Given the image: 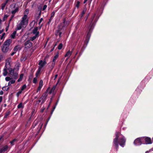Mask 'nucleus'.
I'll list each match as a JSON object with an SVG mask.
<instances>
[{"label":"nucleus","instance_id":"nucleus-1","mask_svg":"<svg viewBox=\"0 0 153 153\" xmlns=\"http://www.w3.org/2000/svg\"><path fill=\"white\" fill-rule=\"evenodd\" d=\"M29 10L28 9H26L24 12V15L22 18L20 22L17 24L16 26V30H19L22 28H25L27 26L28 22V18L27 15L29 13Z\"/></svg>","mask_w":153,"mask_h":153},{"label":"nucleus","instance_id":"nucleus-2","mask_svg":"<svg viewBox=\"0 0 153 153\" xmlns=\"http://www.w3.org/2000/svg\"><path fill=\"white\" fill-rule=\"evenodd\" d=\"M126 139L119 132L116 134V137L114 139L113 144L117 148L118 147V143L122 147H123L125 145Z\"/></svg>","mask_w":153,"mask_h":153},{"label":"nucleus","instance_id":"nucleus-3","mask_svg":"<svg viewBox=\"0 0 153 153\" xmlns=\"http://www.w3.org/2000/svg\"><path fill=\"white\" fill-rule=\"evenodd\" d=\"M95 15L96 14H94L92 16L91 24L90 25V26L88 27L89 31L87 33L86 37L87 39H88L87 42H88V41L89 39L91 33L94 27V23L97 21V19L96 18L95 19Z\"/></svg>","mask_w":153,"mask_h":153},{"label":"nucleus","instance_id":"nucleus-4","mask_svg":"<svg viewBox=\"0 0 153 153\" xmlns=\"http://www.w3.org/2000/svg\"><path fill=\"white\" fill-rule=\"evenodd\" d=\"M9 70L10 74L11 75H12L13 78H14L15 79H16L17 78L18 74L17 73H14V69L10 68L9 69Z\"/></svg>","mask_w":153,"mask_h":153},{"label":"nucleus","instance_id":"nucleus-5","mask_svg":"<svg viewBox=\"0 0 153 153\" xmlns=\"http://www.w3.org/2000/svg\"><path fill=\"white\" fill-rule=\"evenodd\" d=\"M47 96V94L46 92L44 93L43 95L40 98V100H39L38 101V102L39 103L41 102V100H42V103H43L45 101L46 97Z\"/></svg>","mask_w":153,"mask_h":153},{"label":"nucleus","instance_id":"nucleus-6","mask_svg":"<svg viewBox=\"0 0 153 153\" xmlns=\"http://www.w3.org/2000/svg\"><path fill=\"white\" fill-rule=\"evenodd\" d=\"M46 64V62L45 60H40L39 63V68L42 69Z\"/></svg>","mask_w":153,"mask_h":153},{"label":"nucleus","instance_id":"nucleus-7","mask_svg":"<svg viewBox=\"0 0 153 153\" xmlns=\"http://www.w3.org/2000/svg\"><path fill=\"white\" fill-rule=\"evenodd\" d=\"M141 138H137L134 142V144L136 146L140 145L142 143L141 142Z\"/></svg>","mask_w":153,"mask_h":153},{"label":"nucleus","instance_id":"nucleus-8","mask_svg":"<svg viewBox=\"0 0 153 153\" xmlns=\"http://www.w3.org/2000/svg\"><path fill=\"white\" fill-rule=\"evenodd\" d=\"M13 8H14V9L12 10L11 13L13 15H14L16 13L18 12L19 7H16V5L14 4Z\"/></svg>","mask_w":153,"mask_h":153},{"label":"nucleus","instance_id":"nucleus-9","mask_svg":"<svg viewBox=\"0 0 153 153\" xmlns=\"http://www.w3.org/2000/svg\"><path fill=\"white\" fill-rule=\"evenodd\" d=\"M32 45V43L29 41L26 42L25 44V47L26 48H30L31 47Z\"/></svg>","mask_w":153,"mask_h":153},{"label":"nucleus","instance_id":"nucleus-10","mask_svg":"<svg viewBox=\"0 0 153 153\" xmlns=\"http://www.w3.org/2000/svg\"><path fill=\"white\" fill-rule=\"evenodd\" d=\"M9 48L8 46H5L4 45L2 47V51L3 52H7Z\"/></svg>","mask_w":153,"mask_h":153},{"label":"nucleus","instance_id":"nucleus-11","mask_svg":"<svg viewBox=\"0 0 153 153\" xmlns=\"http://www.w3.org/2000/svg\"><path fill=\"white\" fill-rule=\"evenodd\" d=\"M7 67L6 65H5L4 68L3 69V75L4 76H6L7 74Z\"/></svg>","mask_w":153,"mask_h":153},{"label":"nucleus","instance_id":"nucleus-12","mask_svg":"<svg viewBox=\"0 0 153 153\" xmlns=\"http://www.w3.org/2000/svg\"><path fill=\"white\" fill-rule=\"evenodd\" d=\"M38 27H35L33 31V33L35 35L39 36V32L38 31Z\"/></svg>","mask_w":153,"mask_h":153},{"label":"nucleus","instance_id":"nucleus-13","mask_svg":"<svg viewBox=\"0 0 153 153\" xmlns=\"http://www.w3.org/2000/svg\"><path fill=\"white\" fill-rule=\"evenodd\" d=\"M11 42L12 40L11 39H7L4 42V45L8 46Z\"/></svg>","mask_w":153,"mask_h":153},{"label":"nucleus","instance_id":"nucleus-14","mask_svg":"<svg viewBox=\"0 0 153 153\" xmlns=\"http://www.w3.org/2000/svg\"><path fill=\"white\" fill-rule=\"evenodd\" d=\"M145 140L146 144H148L152 143L151 139L150 138L147 137H146L145 138Z\"/></svg>","mask_w":153,"mask_h":153},{"label":"nucleus","instance_id":"nucleus-15","mask_svg":"<svg viewBox=\"0 0 153 153\" xmlns=\"http://www.w3.org/2000/svg\"><path fill=\"white\" fill-rule=\"evenodd\" d=\"M11 61V58L10 57L8 58L6 61L5 65L8 66V65H10V63Z\"/></svg>","mask_w":153,"mask_h":153},{"label":"nucleus","instance_id":"nucleus-16","mask_svg":"<svg viewBox=\"0 0 153 153\" xmlns=\"http://www.w3.org/2000/svg\"><path fill=\"white\" fill-rule=\"evenodd\" d=\"M8 149V146L7 145L3 147L0 150V152H2L6 151Z\"/></svg>","mask_w":153,"mask_h":153},{"label":"nucleus","instance_id":"nucleus-17","mask_svg":"<svg viewBox=\"0 0 153 153\" xmlns=\"http://www.w3.org/2000/svg\"><path fill=\"white\" fill-rule=\"evenodd\" d=\"M72 52L71 51H68L66 53L65 55V57H67L68 58L72 54Z\"/></svg>","mask_w":153,"mask_h":153},{"label":"nucleus","instance_id":"nucleus-18","mask_svg":"<svg viewBox=\"0 0 153 153\" xmlns=\"http://www.w3.org/2000/svg\"><path fill=\"white\" fill-rule=\"evenodd\" d=\"M59 56L58 54H57L56 55H55V56L54 57L53 59V63H52V65L54 64H55V62L56 60V59H57Z\"/></svg>","mask_w":153,"mask_h":153},{"label":"nucleus","instance_id":"nucleus-19","mask_svg":"<svg viewBox=\"0 0 153 153\" xmlns=\"http://www.w3.org/2000/svg\"><path fill=\"white\" fill-rule=\"evenodd\" d=\"M16 33V31H14L11 35L10 37L12 39H14Z\"/></svg>","mask_w":153,"mask_h":153},{"label":"nucleus","instance_id":"nucleus-20","mask_svg":"<svg viewBox=\"0 0 153 153\" xmlns=\"http://www.w3.org/2000/svg\"><path fill=\"white\" fill-rule=\"evenodd\" d=\"M56 85H54L53 86L52 88H51V91L49 92V93L50 94L54 92V91L56 89Z\"/></svg>","mask_w":153,"mask_h":153},{"label":"nucleus","instance_id":"nucleus-21","mask_svg":"<svg viewBox=\"0 0 153 153\" xmlns=\"http://www.w3.org/2000/svg\"><path fill=\"white\" fill-rule=\"evenodd\" d=\"M20 48L18 46H16L13 49V50L15 52H16L19 50H20Z\"/></svg>","mask_w":153,"mask_h":153},{"label":"nucleus","instance_id":"nucleus-22","mask_svg":"<svg viewBox=\"0 0 153 153\" xmlns=\"http://www.w3.org/2000/svg\"><path fill=\"white\" fill-rule=\"evenodd\" d=\"M24 76V74H21L20 76L19 79L18 80V82H19L21 81L23 77Z\"/></svg>","mask_w":153,"mask_h":153},{"label":"nucleus","instance_id":"nucleus-23","mask_svg":"<svg viewBox=\"0 0 153 153\" xmlns=\"http://www.w3.org/2000/svg\"><path fill=\"white\" fill-rule=\"evenodd\" d=\"M15 80L14 79H13L9 81L8 83V85H10L12 84H13L15 82Z\"/></svg>","mask_w":153,"mask_h":153},{"label":"nucleus","instance_id":"nucleus-24","mask_svg":"<svg viewBox=\"0 0 153 153\" xmlns=\"http://www.w3.org/2000/svg\"><path fill=\"white\" fill-rule=\"evenodd\" d=\"M41 70H42V69L39 68L36 73V77L38 76V75L39 74V73H40Z\"/></svg>","mask_w":153,"mask_h":153},{"label":"nucleus","instance_id":"nucleus-25","mask_svg":"<svg viewBox=\"0 0 153 153\" xmlns=\"http://www.w3.org/2000/svg\"><path fill=\"white\" fill-rule=\"evenodd\" d=\"M39 36H37L36 35H35L34 36H33L32 37L31 39V40L32 41H33L34 40H35L37 37H39Z\"/></svg>","mask_w":153,"mask_h":153},{"label":"nucleus","instance_id":"nucleus-26","mask_svg":"<svg viewBox=\"0 0 153 153\" xmlns=\"http://www.w3.org/2000/svg\"><path fill=\"white\" fill-rule=\"evenodd\" d=\"M26 88V85H23L21 87V90L23 91Z\"/></svg>","mask_w":153,"mask_h":153},{"label":"nucleus","instance_id":"nucleus-27","mask_svg":"<svg viewBox=\"0 0 153 153\" xmlns=\"http://www.w3.org/2000/svg\"><path fill=\"white\" fill-rule=\"evenodd\" d=\"M17 107L18 108H23V107L22 104V103H20L17 106Z\"/></svg>","mask_w":153,"mask_h":153},{"label":"nucleus","instance_id":"nucleus-28","mask_svg":"<svg viewBox=\"0 0 153 153\" xmlns=\"http://www.w3.org/2000/svg\"><path fill=\"white\" fill-rule=\"evenodd\" d=\"M62 46H63V45H62V43L58 45V49L59 50L61 49L62 47Z\"/></svg>","mask_w":153,"mask_h":153},{"label":"nucleus","instance_id":"nucleus-29","mask_svg":"<svg viewBox=\"0 0 153 153\" xmlns=\"http://www.w3.org/2000/svg\"><path fill=\"white\" fill-rule=\"evenodd\" d=\"M6 3H5L4 2L1 5V9L2 10H3L6 5Z\"/></svg>","mask_w":153,"mask_h":153},{"label":"nucleus","instance_id":"nucleus-30","mask_svg":"<svg viewBox=\"0 0 153 153\" xmlns=\"http://www.w3.org/2000/svg\"><path fill=\"white\" fill-rule=\"evenodd\" d=\"M22 91H21V90H19L17 93L16 94V95L17 96V97H19V95L21 94L22 92Z\"/></svg>","mask_w":153,"mask_h":153},{"label":"nucleus","instance_id":"nucleus-31","mask_svg":"<svg viewBox=\"0 0 153 153\" xmlns=\"http://www.w3.org/2000/svg\"><path fill=\"white\" fill-rule=\"evenodd\" d=\"M37 82V78L36 77H35L33 78V82L34 83H36Z\"/></svg>","mask_w":153,"mask_h":153},{"label":"nucleus","instance_id":"nucleus-32","mask_svg":"<svg viewBox=\"0 0 153 153\" xmlns=\"http://www.w3.org/2000/svg\"><path fill=\"white\" fill-rule=\"evenodd\" d=\"M80 3V2L79 1H77L76 4V7L77 8H79V6Z\"/></svg>","mask_w":153,"mask_h":153},{"label":"nucleus","instance_id":"nucleus-33","mask_svg":"<svg viewBox=\"0 0 153 153\" xmlns=\"http://www.w3.org/2000/svg\"><path fill=\"white\" fill-rule=\"evenodd\" d=\"M39 85L40 86L42 87L43 86V81L42 80H41L40 81L39 83Z\"/></svg>","mask_w":153,"mask_h":153},{"label":"nucleus","instance_id":"nucleus-34","mask_svg":"<svg viewBox=\"0 0 153 153\" xmlns=\"http://www.w3.org/2000/svg\"><path fill=\"white\" fill-rule=\"evenodd\" d=\"M86 10V9L85 8L83 10V11L82 12V16H83V15L85 13Z\"/></svg>","mask_w":153,"mask_h":153},{"label":"nucleus","instance_id":"nucleus-35","mask_svg":"<svg viewBox=\"0 0 153 153\" xmlns=\"http://www.w3.org/2000/svg\"><path fill=\"white\" fill-rule=\"evenodd\" d=\"M42 87L40 86H39L38 88V89L37 90V92H38L39 91H40V90H41V88H42Z\"/></svg>","mask_w":153,"mask_h":153},{"label":"nucleus","instance_id":"nucleus-36","mask_svg":"<svg viewBox=\"0 0 153 153\" xmlns=\"http://www.w3.org/2000/svg\"><path fill=\"white\" fill-rule=\"evenodd\" d=\"M5 34V33H3L2 34L1 37V39H2L3 38H4V36Z\"/></svg>","mask_w":153,"mask_h":153},{"label":"nucleus","instance_id":"nucleus-37","mask_svg":"<svg viewBox=\"0 0 153 153\" xmlns=\"http://www.w3.org/2000/svg\"><path fill=\"white\" fill-rule=\"evenodd\" d=\"M10 78L9 77H7L5 78V80L7 81H8L10 80Z\"/></svg>","mask_w":153,"mask_h":153},{"label":"nucleus","instance_id":"nucleus-38","mask_svg":"<svg viewBox=\"0 0 153 153\" xmlns=\"http://www.w3.org/2000/svg\"><path fill=\"white\" fill-rule=\"evenodd\" d=\"M16 139H14V140H13L12 141H11L10 142V143L12 145H13L14 144H13V143L16 141Z\"/></svg>","mask_w":153,"mask_h":153},{"label":"nucleus","instance_id":"nucleus-39","mask_svg":"<svg viewBox=\"0 0 153 153\" xmlns=\"http://www.w3.org/2000/svg\"><path fill=\"white\" fill-rule=\"evenodd\" d=\"M8 17V15H5L4 16V17L3 18L4 20H5V19H7V18Z\"/></svg>","mask_w":153,"mask_h":153},{"label":"nucleus","instance_id":"nucleus-40","mask_svg":"<svg viewBox=\"0 0 153 153\" xmlns=\"http://www.w3.org/2000/svg\"><path fill=\"white\" fill-rule=\"evenodd\" d=\"M10 112H7V113L6 114H5V116H4V117H5V118H6V117H7L8 115H10Z\"/></svg>","mask_w":153,"mask_h":153},{"label":"nucleus","instance_id":"nucleus-41","mask_svg":"<svg viewBox=\"0 0 153 153\" xmlns=\"http://www.w3.org/2000/svg\"><path fill=\"white\" fill-rule=\"evenodd\" d=\"M47 5H45L43 7V8H42V10H44L47 8Z\"/></svg>","mask_w":153,"mask_h":153},{"label":"nucleus","instance_id":"nucleus-42","mask_svg":"<svg viewBox=\"0 0 153 153\" xmlns=\"http://www.w3.org/2000/svg\"><path fill=\"white\" fill-rule=\"evenodd\" d=\"M43 20V19L42 18H41L39 20V25H40V23H41V22Z\"/></svg>","mask_w":153,"mask_h":153},{"label":"nucleus","instance_id":"nucleus-43","mask_svg":"<svg viewBox=\"0 0 153 153\" xmlns=\"http://www.w3.org/2000/svg\"><path fill=\"white\" fill-rule=\"evenodd\" d=\"M14 15L12 14V15L11 16L10 21L14 17Z\"/></svg>","mask_w":153,"mask_h":153},{"label":"nucleus","instance_id":"nucleus-44","mask_svg":"<svg viewBox=\"0 0 153 153\" xmlns=\"http://www.w3.org/2000/svg\"><path fill=\"white\" fill-rule=\"evenodd\" d=\"M2 97L1 96L0 97V103L2 102Z\"/></svg>","mask_w":153,"mask_h":153},{"label":"nucleus","instance_id":"nucleus-45","mask_svg":"<svg viewBox=\"0 0 153 153\" xmlns=\"http://www.w3.org/2000/svg\"><path fill=\"white\" fill-rule=\"evenodd\" d=\"M16 53V52H15V51H14V52H12L11 54V56H13V55L14 54H15V53Z\"/></svg>","mask_w":153,"mask_h":153},{"label":"nucleus","instance_id":"nucleus-46","mask_svg":"<svg viewBox=\"0 0 153 153\" xmlns=\"http://www.w3.org/2000/svg\"><path fill=\"white\" fill-rule=\"evenodd\" d=\"M3 94V91H1L0 92V94L1 95H2Z\"/></svg>","mask_w":153,"mask_h":153},{"label":"nucleus","instance_id":"nucleus-47","mask_svg":"<svg viewBox=\"0 0 153 153\" xmlns=\"http://www.w3.org/2000/svg\"><path fill=\"white\" fill-rule=\"evenodd\" d=\"M54 14H55V12H53L52 13V14H51V16H54Z\"/></svg>","mask_w":153,"mask_h":153},{"label":"nucleus","instance_id":"nucleus-48","mask_svg":"<svg viewBox=\"0 0 153 153\" xmlns=\"http://www.w3.org/2000/svg\"><path fill=\"white\" fill-rule=\"evenodd\" d=\"M58 76V75L57 74H56L55 75V77H54V79L55 80L56 79V78Z\"/></svg>","mask_w":153,"mask_h":153},{"label":"nucleus","instance_id":"nucleus-49","mask_svg":"<svg viewBox=\"0 0 153 153\" xmlns=\"http://www.w3.org/2000/svg\"><path fill=\"white\" fill-rule=\"evenodd\" d=\"M9 0H6L4 2V3H6V4H7V3L8 2V1Z\"/></svg>","mask_w":153,"mask_h":153},{"label":"nucleus","instance_id":"nucleus-50","mask_svg":"<svg viewBox=\"0 0 153 153\" xmlns=\"http://www.w3.org/2000/svg\"><path fill=\"white\" fill-rule=\"evenodd\" d=\"M88 1V0H84V3L85 4V3L87 1Z\"/></svg>","mask_w":153,"mask_h":153},{"label":"nucleus","instance_id":"nucleus-51","mask_svg":"<svg viewBox=\"0 0 153 153\" xmlns=\"http://www.w3.org/2000/svg\"><path fill=\"white\" fill-rule=\"evenodd\" d=\"M3 31V30H0V34Z\"/></svg>","mask_w":153,"mask_h":153},{"label":"nucleus","instance_id":"nucleus-52","mask_svg":"<svg viewBox=\"0 0 153 153\" xmlns=\"http://www.w3.org/2000/svg\"><path fill=\"white\" fill-rule=\"evenodd\" d=\"M1 19H0V23H1Z\"/></svg>","mask_w":153,"mask_h":153},{"label":"nucleus","instance_id":"nucleus-53","mask_svg":"<svg viewBox=\"0 0 153 153\" xmlns=\"http://www.w3.org/2000/svg\"><path fill=\"white\" fill-rule=\"evenodd\" d=\"M43 125V124H42L41 126V128L42 127V126Z\"/></svg>","mask_w":153,"mask_h":153},{"label":"nucleus","instance_id":"nucleus-54","mask_svg":"<svg viewBox=\"0 0 153 153\" xmlns=\"http://www.w3.org/2000/svg\"><path fill=\"white\" fill-rule=\"evenodd\" d=\"M148 151H146V153H148Z\"/></svg>","mask_w":153,"mask_h":153},{"label":"nucleus","instance_id":"nucleus-55","mask_svg":"<svg viewBox=\"0 0 153 153\" xmlns=\"http://www.w3.org/2000/svg\"><path fill=\"white\" fill-rule=\"evenodd\" d=\"M53 49H52L51 50V51H53Z\"/></svg>","mask_w":153,"mask_h":153},{"label":"nucleus","instance_id":"nucleus-56","mask_svg":"<svg viewBox=\"0 0 153 153\" xmlns=\"http://www.w3.org/2000/svg\"><path fill=\"white\" fill-rule=\"evenodd\" d=\"M1 45V43H0V46Z\"/></svg>","mask_w":153,"mask_h":153},{"label":"nucleus","instance_id":"nucleus-57","mask_svg":"<svg viewBox=\"0 0 153 153\" xmlns=\"http://www.w3.org/2000/svg\"><path fill=\"white\" fill-rule=\"evenodd\" d=\"M42 112L43 111V110H42Z\"/></svg>","mask_w":153,"mask_h":153},{"label":"nucleus","instance_id":"nucleus-58","mask_svg":"<svg viewBox=\"0 0 153 153\" xmlns=\"http://www.w3.org/2000/svg\"><path fill=\"white\" fill-rule=\"evenodd\" d=\"M42 112L43 111V110H42Z\"/></svg>","mask_w":153,"mask_h":153},{"label":"nucleus","instance_id":"nucleus-59","mask_svg":"<svg viewBox=\"0 0 153 153\" xmlns=\"http://www.w3.org/2000/svg\"><path fill=\"white\" fill-rule=\"evenodd\" d=\"M152 139H153V138H152Z\"/></svg>","mask_w":153,"mask_h":153}]
</instances>
